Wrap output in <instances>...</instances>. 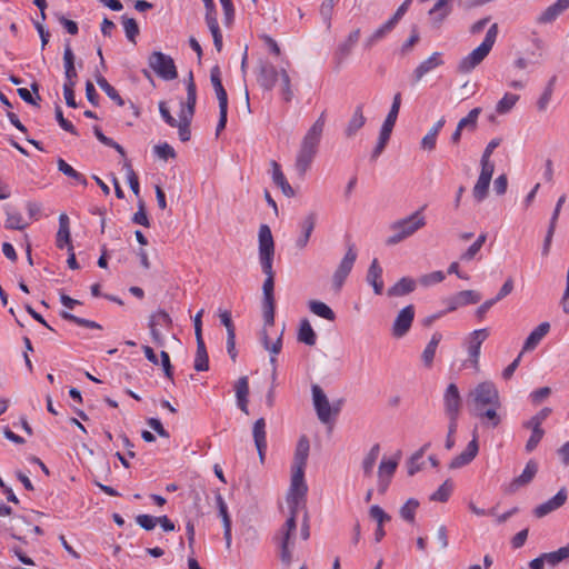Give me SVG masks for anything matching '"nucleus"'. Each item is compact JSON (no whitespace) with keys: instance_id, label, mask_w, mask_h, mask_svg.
<instances>
[{"instance_id":"obj_9","label":"nucleus","mask_w":569,"mask_h":569,"mask_svg":"<svg viewBox=\"0 0 569 569\" xmlns=\"http://www.w3.org/2000/svg\"><path fill=\"white\" fill-rule=\"evenodd\" d=\"M274 276L266 277L262 284V316L266 326H272L274 322Z\"/></svg>"},{"instance_id":"obj_61","label":"nucleus","mask_w":569,"mask_h":569,"mask_svg":"<svg viewBox=\"0 0 569 569\" xmlns=\"http://www.w3.org/2000/svg\"><path fill=\"white\" fill-rule=\"evenodd\" d=\"M337 1L338 0H325L320 6V16L328 29L331 27L332 12Z\"/></svg>"},{"instance_id":"obj_14","label":"nucleus","mask_w":569,"mask_h":569,"mask_svg":"<svg viewBox=\"0 0 569 569\" xmlns=\"http://www.w3.org/2000/svg\"><path fill=\"white\" fill-rule=\"evenodd\" d=\"M415 319V307L409 305L402 308L396 317L392 325V336L396 338H402L410 330Z\"/></svg>"},{"instance_id":"obj_62","label":"nucleus","mask_w":569,"mask_h":569,"mask_svg":"<svg viewBox=\"0 0 569 569\" xmlns=\"http://www.w3.org/2000/svg\"><path fill=\"white\" fill-rule=\"evenodd\" d=\"M123 168L126 170L127 180H128V183L130 186V189L132 190V192L136 196H138L139 191H140V186H139V179H138L137 173L132 169V166L130 164L129 161L124 162Z\"/></svg>"},{"instance_id":"obj_17","label":"nucleus","mask_w":569,"mask_h":569,"mask_svg":"<svg viewBox=\"0 0 569 569\" xmlns=\"http://www.w3.org/2000/svg\"><path fill=\"white\" fill-rule=\"evenodd\" d=\"M568 498V492L566 488H561L552 498L540 503L533 509V515L537 518H542L549 515L550 512L558 510L562 507Z\"/></svg>"},{"instance_id":"obj_27","label":"nucleus","mask_w":569,"mask_h":569,"mask_svg":"<svg viewBox=\"0 0 569 569\" xmlns=\"http://www.w3.org/2000/svg\"><path fill=\"white\" fill-rule=\"evenodd\" d=\"M359 38L360 29H356L351 31L347 39L338 46L335 53V59L338 64H341L349 57Z\"/></svg>"},{"instance_id":"obj_56","label":"nucleus","mask_w":569,"mask_h":569,"mask_svg":"<svg viewBox=\"0 0 569 569\" xmlns=\"http://www.w3.org/2000/svg\"><path fill=\"white\" fill-rule=\"evenodd\" d=\"M191 121H192L191 117H186V116L179 114V121H178V126H176V128H178L179 138H180V140L182 142H186V141L190 140V137H191V132H190Z\"/></svg>"},{"instance_id":"obj_50","label":"nucleus","mask_w":569,"mask_h":569,"mask_svg":"<svg viewBox=\"0 0 569 569\" xmlns=\"http://www.w3.org/2000/svg\"><path fill=\"white\" fill-rule=\"evenodd\" d=\"M60 316L64 319V320H68L70 322H73L80 327H86V328H90V329H101L102 327L96 322V321H92V320H88V319H84V318H80L78 316H74L68 311H62L60 313Z\"/></svg>"},{"instance_id":"obj_57","label":"nucleus","mask_w":569,"mask_h":569,"mask_svg":"<svg viewBox=\"0 0 569 569\" xmlns=\"http://www.w3.org/2000/svg\"><path fill=\"white\" fill-rule=\"evenodd\" d=\"M31 90L32 92H34L37 94V98H33V96L31 94V92L26 89V88H19L17 90L19 97L27 103L29 104H32V106H38V100H41L40 96L38 94L39 92V84L37 82H32L31 83Z\"/></svg>"},{"instance_id":"obj_39","label":"nucleus","mask_w":569,"mask_h":569,"mask_svg":"<svg viewBox=\"0 0 569 569\" xmlns=\"http://www.w3.org/2000/svg\"><path fill=\"white\" fill-rule=\"evenodd\" d=\"M441 339H442V335L440 332H438V331L433 332L430 341L426 346V348L421 355V358L427 368H430L432 366L436 350H437Z\"/></svg>"},{"instance_id":"obj_4","label":"nucleus","mask_w":569,"mask_h":569,"mask_svg":"<svg viewBox=\"0 0 569 569\" xmlns=\"http://www.w3.org/2000/svg\"><path fill=\"white\" fill-rule=\"evenodd\" d=\"M258 252L261 270L266 277L274 276L272 268L274 258V241L268 224H261L258 233Z\"/></svg>"},{"instance_id":"obj_59","label":"nucleus","mask_w":569,"mask_h":569,"mask_svg":"<svg viewBox=\"0 0 569 569\" xmlns=\"http://www.w3.org/2000/svg\"><path fill=\"white\" fill-rule=\"evenodd\" d=\"M280 78H281V82H282V86H281L282 99L286 102H290L292 100V98H293V91L291 89L290 77H289L288 72L284 69H282L280 71Z\"/></svg>"},{"instance_id":"obj_48","label":"nucleus","mask_w":569,"mask_h":569,"mask_svg":"<svg viewBox=\"0 0 569 569\" xmlns=\"http://www.w3.org/2000/svg\"><path fill=\"white\" fill-rule=\"evenodd\" d=\"M419 507V501L415 498H410L407 502L400 508L399 513L400 517L409 522L413 523L416 519V511Z\"/></svg>"},{"instance_id":"obj_53","label":"nucleus","mask_w":569,"mask_h":569,"mask_svg":"<svg viewBox=\"0 0 569 569\" xmlns=\"http://www.w3.org/2000/svg\"><path fill=\"white\" fill-rule=\"evenodd\" d=\"M487 234L481 233L477 240L461 254V260L470 261L472 260L477 253L482 248L483 243L486 242Z\"/></svg>"},{"instance_id":"obj_49","label":"nucleus","mask_w":569,"mask_h":569,"mask_svg":"<svg viewBox=\"0 0 569 569\" xmlns=\"http://www.w3.org/2000/svg\"><path fill=\"white\" fill-rule=\"evenodd\" d=\"M519 96L513 93H505V96L498 101L496 111L499 114L508 113L518 102Z\"/></svg>"},{"instance_id":"obj_42","label":"nucleus","mask_w":569,"mask_h":569,"mask_svg":"<svg viewBox=\"0 0 569 569\" xmlns=\"http://www.w3.org/2000/svg\"><path fill=\"white\" fill-rule=\"evenodd\" d=\"M298 341L303 342L307 346H315L317 341V335L312 329L308 319H303L300 322L298 331Z\"/></svg>"},{"instance_id":"obj_51","label":"nucleus","mask_w":569,"mask_h":569,"mask_svg":"<svg viewBox=\"0 0 569 569\" xmlns=\"http://www.w3.org/2000/svg\"><path fill=\"white\" fill-rule=\"evenodd\" d=\"M121 20L126 32V37L129 41L136 42V37L140 32L137 21L133 18H128L127 16H122Z\"/></svg>"},{"instance_id":"obj_1","label":"nucleus","mask_w":569,"mask_h":569,"mask_svg":"<svg viewBox=\"0 0 569 569\" xmlns=\"http://www.w3.org/2000/svg\"><path fill=\"white\" fill-rule=\"evenodd\" d=\"M425 207L410 216L399 219L390 224L392 234L386 239L387 246H395L415 234L426 226V218L422 214Z\"/></svg>"},{"instance_id":"obj_47","label":"nucleus","mask_w":569,"mask_h":569,"mask_svg":"<svg viewBox=\"0 0 569 569\" xmlns=\"http://www.w3.org/2000/svg\"><path fill=\"white\" fill-rule=\"evenodd\" d=\"M379 453H380V446L378 443H376L371 447V449L369 450V452L367 453V456L365 457V459L362 461V469H363L365 476L369 477L372 475V471H373L376 461L379 457Z\"/></svg>"},{"instance_id":"obj_18","label":"nucleus","mask_w":569,"mask_h":569,"mask_svg":"<svg viewBox=\"0 0 569 569\" xmlns=\"http://www.w3.org/2000/svg\"><path fill=\"white\" fill-rule=\"evenodd\" d=\"M462 398L456 383H449L443 393V408L446 415H460Z\"/></svg>"},{"instance_id":"obj_40","label":"nucleus","mask_w":569,"mask_h":569,"mask_svg":"<svg viewBox=\"0 0 569 569\" xmlns=\"http://www.w3.org/2000/svg\"><path fill=\"white\" fill-rule=\"evenodd\" d=\"M196 341H197V351H196L193 368L196 371H207V370H209V357H208L204 341H203V339H198Z\"/></svg>"},{"instance_id":"obj_52","label":"nucleus","mask_w":569,"mask_h":569,"mask_svg":"<svg viewBox=\"0 0 569 569\" xmlns=\"http://www.w3.org/2000/svg\"><path fill=\"white\" fill-rule=\"evenodd\" d=\"M398 466L397 460H382L379 465L378 476L382 482L385 478L391 479Z\"/></svg>"},{"instance_id":"obj_35","label":"nucleus","mask_w":569,"mask_h":569,"mask_svg":"<svg viewBox=\"0 0 569 569\" xmlns=\"http://www.w3.org/2000/svg\"><path fill=\"white\" fill-rule=\"evenodd\" d=\"M416 289V281L411 278L403 277L392 287L388 289L389 297H402L409 295Z\"/></svg>"},{"instance_id":"obj_21","label":"nucleus","mask_w":569,"mask_h":569,"mask_svg":"<svg viewBox=\"0 0 569 569\" xmlns=\"http://www.w3.org/2000/svg\"><path fill=\"white\" fill-rule=\"evenodd\" d=\"M187 83V100L186 102H181V116L193 118L196 103H197V87L193 80L192 71L189 72Z\"/></svg>"},{"instance_id":"obj_31","label":"nucleus","mask_w":569,"mask_h":569,"mask_svg":"<svg viewBox=\"0 0 569 569\" xmlns=\"http://www.w3.org/2000/svg\"><path fill=\"white\" fill-rule=\"evenodd\" d=\"M366 117L363 116V104L360 103L355 108L352 117L348 121L345 128V134L347 138H352L357 132L366 124Z\"/></svg>"},{"instance_id":"obj_37","label":"nucleus","mask_w":569,"mask_h":569,"mask_svg":"<svg viewBox=\"0 0 569 569\" xmlns=\"http://www.w3.org/2000/svg\"><path fill=\"white\" fill-rule=\"evenodd\" d=\"M64 246H71L70 227L69 217L66 213H61L59 217V230L57 232V247L62 249Z\"/></svg>"},{"instance_id":"obj_29","label":"nucleus","mask_w":569,"mask_h":569,"mask_svg":"<svg viewBox=\"0 0 569 569\" xmlns=\"http://www.w3.org/2000/svg\"><path fill=\"white\" fill-rule=\"evenodd\" d=\"M367 282L372 286L376 295H381L383 291V280H382V268L379 264L378 259H373L369 266L367 272Z\"/></svg>"},{"instance_id":"obj_25","label":"nucleus","mask_w":569,"mask_h":569,"mask_svg":"<svg viewBox=\"0 0 569 569\" xmlns=\"http://www.w3.org/2000/svg\"><path fill=\"white\" fill-rule=\"evenodd\" d=\"M369 516L372 520L377 522V528L375 530V540L376 542H380L386 536L383 525L385 522L390 521L391 517L378 505H373L370 507Z\"/></svg>"},{"instance_id":"obj_33","label":"nucleus","mask_w":569,"mask_h":569,"mask_svg":"<svg viewBox=\"0 0 569 569\" xmlns=\"http://www.w3.org/2000/svg\"><path fill=\"white\" fill-rule=\"evenodd\" d=\"M210 81L216 91L219 104H227L228 103V94H227V91L223 88V84L221 81V72H220L219 66H214L211 69Z\"/></svg>"},{"instance_id":"obj_38","label":"nucleus","mask_w":569,"mask_h":569,"mask_svg":"<svg viewBox=\"0 0 569 569\" xmlns=\"http://www.w3.org/2000/svg\"><path fill=\"white\" fill-rule=\"evenodd\" d=\"M499 407L489 406L488 408L476 409L479 419L491 428H496L501 422V418L497 412Z\"/></svg>"},{"instance_id":"obj_58","label":"nucleus","mask_w":569,"mask_h":569,"mask_svg":"<svg viewBox=\"0 0 569 569\" xmlns=\"http://www.w3.org/2000/svg\"><path fill=\"white\" fill-rule=\"evenodd\" d=\"M252 436L254 443H260V446H262V442H267L266 420L263 418H259L253 423Z\"/></svg>"},{"instance_id":"obj_46","label":"nucleus","mask_w":569,"mask_h":569,"mask_svg":"<svg viewBox=\"0 0 569 569\" xmlns=\"http://www.w3.org/2000/svg\"><path fill=\"white\" fill-rule=\"evenodd\" d=\"M452 0H438L435 6L430 9L429 14L433 17L438 22H442L446 17L449 16L451 8L450 3Z\"/></svg>"},{"instance_id":"obj_45","label":"nucleus","mask_w":569,"mask_h":569,"mask_svg":"<svg viewBox=\"0 0 569 569\" xmlns=\"http://www.w3.org/2000/svg\"><path fill=\"white\" fill-rule=\"evenodd\" d=\"M96 81L100 89L111 99L113 100L118 106L122 107L124 106V100L121 98V96L118 93V91L108 82V80L102 77L98 76L96 78Z\"/></svg>"},{"instance_id":"obj_11","label":"nucleus","mask_w":569,"mask_h":569,"mask_svg":"<svg viewBox=\"0 0 569 569\" xmlns=\"http://www.w3.org/2000/svg\"><path fill=\"white\" fill-rule=\"evenodd\" d=\"M311 392L318 419L322 423H329L331 421V403L329 402L326 393L318 385H312Z\"/></svg>"},{"instance_id":"obj_36","label":"nucleus","mask_w":569,"mask_h":569,"mask_svg":"<svg viewBox=\"0 0 569 569\" xmlns=\"http://www.w3.org/2000/svg\"><path fill=\"white\" fill-rule=\"evenodd\" d=\"M543 561L551 568L557 567L560 562L569 560V543L560 547L556 551L541 553Z\"/></svg>"},{"instance_id":"obj_16","label":"nucleus","mask_w":569,"mask_h":569,"mask_svg":"<svg viewBox=\"0 0 569 569\" xmlns=\"http://www.w3.org/2000/svg\"><path fill=\"white\" fill-rule=\"evenodd\" d=\"M538 471V463L535 460H529L522 471V473L515 478L505 489L506 493L513 495L521 487L527 486L532 481Z\"/></svg>"},{"instance_id":"obj_7","label":"nucleus","mask_w":569,"mask_h":569,"mask_svg":"<svg viewBox=\"0 0 569 569\" xmlns=\"http://www.w3.org/2000/svg\"><path fill=\"white\" fill-rule=\"evenodd\" d=\"M469 401L475 406V409H481L489 406L500 407V397L498 389L491 381L480 382L469 393Z\"/></svg>"},{"instance_id":"obj_43","label":"nucleus","mask_w":569,"mask_h":569,"mask_svg":"<svg viewBox=\"0 0 569 569\" xmlns=\"http://www.w3.org/2000/svg\"><path fill=\"white\" fill-rule=\"evenodd\" d=\"M6 213H7V219H6L4 227L7 229L23 230L27 227V223L24 222L22 214L18 210L7 207Z\"/></svg>"},{"instance_id":"obj_34","label":"nucleus","mask_w":569,"mask_h":569,"mask_svg":"<svg viewBox=\"0 0 569 569\" xmlns=\"http://www.w3.org/2000/svg\"><path fill=\"white\" fill-rule=\"evenodd\" d=\"M271 166H272L273 183L281 189V191L283 192L284 196H287L288 198L293 197L295 191H293L292 187L289 184V182L287 181L283 172L281 171L280 166L276 161H272Z\"/></svg>"},{"instance_id":"obj_8","label":"nucleus","mask_w":569,"mask_h":569,"mask_svg":"<svg viewBox=\"0 0 569 569\" xmlns=\"http://www.w3.org/2000/svg\"><path fill=\"white\" fill-rule=\"evenodd\" d=\"M148 64L163 80L169 81L178 77L173 59L161 51H153L149 56Z\"/></svg>"},{"instance_id":"obj_10","label":"nucleus","mask_w":569,"mask_h":569,"mask_svg":"<svg viewBox=\"0 0 569 569\" xmlns=\"http://www.w3.org/2000/svg\"><path fill=\"white\" fill-rule=\"evenodd\" d=\"M357 250L353 243L348 244V250L333 273L332 281L336 289H340L351 272L357 260Z\"/></svg>"},{"instance_id":"obj_28","label":"nucleus","mask_w":569,"mask_h":569,"mask_svg":"<svg viewBox=\"0 0 569 569\" xmlns=\"http://www.w3.org/2000/svg\"><path fill=\"white\" fill-rule=\"evenodd\" d=\"M309 448L310 445L308 438L302 436L296 447L292 470L305 471L309 456Z\"/></svg>"},{"instance_id":"obj_15","label":"nucleus","mask_w":569,"mask_h":569,"mask_svg":"<svg viewBox=\"0 0 569 569\" xmlns=\"http://www.w3.org/2000/svg\"><path fill=\"white\" fill-rule=\"evenodd\" d=\"M445 63L442 59L441 52H433L430 57H428L426 60L421 61L417 68L413 70L411 74V83L417 84L422 80V78L437 69L438 67H441Z\"/></svg>"},{"instance_id":"obj_2","label":"nucleus","mask_w":569,"mask_h":569,"mask_svg":"<svg viewBox=\"0 0 569 569\" xmlns=\"http://www.w3.org/2000/svg\"><path fill=\"white\" fill-rule=\"evenodd\" d=\"M498 36V24L493 23L487 31L483 41L473 49L469 54L463 57L458 66L457 71L462 74L470 73L477 68L490 53Z\"/></svg>"},{"instance_id":"obj_54","label":"nucleus","mask_w":569,"mask_h":569,"mask_svg":"<svg viewBox=\"0 0 569 569\" xmlns=\"http://www.w3.org/2000/svg\"><path fill=\"white\" fill-rule=\"evenodd\" d=\"M490 181L491 180H488L482 177L478 178V180L473 187V190H472L473 197L478 202L483 201L486 199V197L488 196V189L490 186Z\"/></svg>"},{"instance_id":"obj_12","label":"nucleus","mask_w":569,"mask_h":569,"mask_svg":"<svg viewBox=\"0 0 569 569\" xmlns=\"http://www.w3.org/2000/svg\"><path fill=\"white\" fill-rule=\"evenodd\" d=\"M481 300V295L475 290H463L456 295L446 298L442 302L447 306L445 309L448 312L456 311L458 308L477 303Z\"/></svg>"},{"instance_id":"obj_19","label":"nucleus","mask_w":569,"mask_h":569,"mask_svg":"<svg viewBox=\"0 0 569 569\" xmlns=\"http://www.w3.org/2000/svg\"><path fill=\"white\" fill-rule=\"evenodd\" d=\"M280 72L270 62H261L257 74V81L264 90H271L277 83Z\"/></svg>"},{"instance_id":"obj_32","label":"nucleus","mask_w":569,"mask_h":569,"mask_svg":"<svg viewBox=\"0 0 569 569\" xmlns=\"http://www.w3.org/2000/svg\"><path fill=\"white\" fill-rule=\"evenodd\" d=\"M317 152L300 146L299 152L296 159V170L300 177H303L310 168Z\"/></svg>"},{"instance_id":"obj_5","label":"nucleus","mask_w":569,"mask_h":569,"mask_svg":"<svg viewBox=\"0 0 569 569\" xmlns=\"http://www.w3.org/2000/svg\"><path fill=\"white\" fill-rule=\"evenodd\" d=\"M400 106H401V93L397 92L393 96L391 108H390V110L382 123V127L380 129L379 139H378V142H377L372 153H371V159H373V160L377 159L385 150V148L390 139L392 129L396 124V121H397V118L399 114V110H400Z\"/></svg>"},{"instance_id":"obj_63","label":"nucleus","mask_w":569,"mask_h":569,"mask_svg":"<svg viewBox=\"0 0 569 569\" xmlns=\"http://www.w3.org/2000/svg\"><path fill=\"white\" fill-rule=\"evenodd\" d=\"M451 490H452V485L447 480L445 481L439 488L437 491H435L431 496H430V500L432 501H440V502H446L450 495H451Z\"/></svg>"},{"instance_id":"obj_13","label":"nucleus","mask_w":569,"mask_h":569,"mask_svg":"<svg viewBox=\"0 0 569 569\" xmlns=\"http://www.w3.org/2000/svg\"><path fill=\"white\" fill-rule=\"evenodd\" d=\"M326 124V112L323 111L315 123L309 128L305 134L301 144L302 147L318 152V147L322 137V132Z\"/></svg>"},{"instance_id":"obj_6","label":"nucleus","mask_w":569,"mask_h":569,"mask_svg":"<svg viewBox=\"0 0 569 569\" xmlns=\"http://www.w3.org/2000/svg\"><path fill=\"white\" fill-rule=\"evenodd\" d=\"M307 491L305 471L292 470L291 483L287 496V503L291 515H298L300 507H305Z\"/></svg>"},{"instance_id":"obj_41","label":"nucleus","mask_w":569,"mask_h":569,"mask_svg":"<svg viewBox=\"0 0 569 569\" xmlns=\"http://www.w3.org/2000/svg\"><path fill=\"white\" fill-rule=\"evenodd\" d=\"M309 310L316 316L326 319L328 321L336 320V313L333 310L322 301L319 300H310L308 303Z\"/></svg>"},{"instance_id":"obj_24","label":"nucleus","mask_w":569,"mask_h":569,"mask_svg":"<svg viewBox=\"0 0 569 569\" xmlns=\"http://www.w3.org/2000/svg\"><path fill=\"white\" fill-rule=\"evenodd\" d=\"M316 212L308 213L300 222L301 234L296 240V247L300 250L305 249L310 240L311 233L316 227Z\"/></svg>"},{"instance_id":"obj_64","label":"nucleus","mask_w":569,"mask_h":569,"mask_svg":"<svg viewBox=\"0 0 569 569\" xmlns=\"http://www.w3.org/2000/svg\"><path fill=\"white\" fill-rule=\"evenodd\" d=\"M446 274L443 271H433L427 274H423L419 278V282L421 286L430 287L436 283H440L445 280Z\"/></svg>"},{"instance_id":"obj_55","label":"nucleus","mask_w":569,"mask_h":569,"mask_svg":"<svg viewBox=\"0 0 569 569\" xmlns=\"http://www.w3.org/2000/svg\"><path fill=\"white\" fill-rule=\"evenodd\" d=\"M481 113V108H473L469 111L467 117L460 119L458 126L462 129L467 128L470 131H475L477 128V120L479 114Z\"/></svg>"},{"instance_id":"obj_20","label":"nucleus","mask_w":569,"mask_h":569,"mask_svg":"<svg viewBox=\"0 0 569 569\" xmlns=\"http://www.w3.org/2000/svg\"><path fill=\"white\" fill-rule=\"evenodd\" d=\"M569 9V0H557L551 6L547 7L536 19L538 24L552 23L558 17Z\"/></svg>"},{"instance_id":"obj_23","label":"nucleus","mask_w":569,"mask_h":569,"mask_svg":"<svg viewBox=\"0 0 569 569\" xmlns=\"http://www.w3.org/2000/svg\"><path fill=\"white\" fill-rule=\"evenodd\" d=\"M74 53L71 49L70 42L68 41L63 51V68H64V83L63 84H73L76 86L78 82V72L74 66Z\"/></svg>"},{"instance_id":"obj_44","label":"nucleus","mask_w":569,"mask_h":569,"mask_svg":"<svg viewBox=\"0 0 569 569\" xmlns=\"http://www.w3.org/2000/svg\"><path fill=\"white\" fill-rule=\"evenodd\" d=\"M58 170L62 172L64 176L73 179L77 183H80L82 186H87V179L86 177L74 170L69 163H67L62 158H59L57 161Z\"/></svg>"},{"instance_id":"obj_3","label":"nucleus","mask_w":569,"mask_h":569,"mask_svg":"<svg viewBox=\"0 0 569 569\" xmlns=\"http://www.w3.org/2000/svg\"><path fill=\"white\" fill-rule=\"evenodd\" d=\"M297 516L291 515L273 537L279 549V558L282 565L289 567L293 560V547L297 535Z\"/></svg>"},{"instance_id":"obj_22","label":"nucleus","mask_w":569,"mask_h":569,"mask_svg":"<svg viewBox=\"0 0 569 569\" xmlns=\"http://www.w3.org/2000/svg\"><path fill=\"white\" fill-rule=\"evenodd\" d=\"M478 451L479 445L477 436L475 435L472 440L467 445L466 449L451 460L449 468L459 469L469 465L476 458Z\"/></svg>"},{"instance_id":"obj_60","label":"nucleus","mask_w":569,"mask_h":569,"mask_svg":"<svg viewBox=\"0 0 569 569\" xmlns=\"http://www.w3.org/2000/svg\"><path fill=\"white\" fill-rule=\"evenodd\" d=\"M171 325V318L169 315L163 311L159 310L158 312L150 316L149 319V327H170Z\"/></svg>"},{"instance_id":"obj_30","label":"nucleus","mask_w":569,"mask_h":569,"mask_svg":"<svg viewBox=\"0 0 569 569\" xmlns=\"http://www.w3.org/2000/svg\"><path fill=\"white\" fill-rule=\"evenodd\" d=\"M550 330L549 322H541L537 328H535L530 335L525 340L523 347H522V353L526 351L533 350L540 341L547 336V333Z\"/></svg>"},{"instance_id":"obj_26","label":"nucleus","mask_w":569,"mask_h":569,"mask_svg":"<svg viewBox=\"0 0 569 569\" xmlns=\"http://www.w3.org/2000/svg\"><path fill=\"white\" fill-rule=\"evenodd\" d=\"M488 336H489V332L487 329H478V330L472 331L470 335L468 353H469L470 360L472 361V363L475 366L478 365L481 345L488 338Z\"/></svg>"}]
</instances>
